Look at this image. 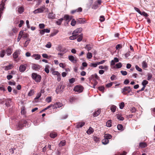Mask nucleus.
<instances>
[{
  "label": "nucleus",
  "instance_id": "nucleus-45",
  "mask_svg": "<svg viewBox=\"0 0 155 155\" xmlns=\"http://www.w3.org/2000/svg\"><path fill=\"white\" fill-rule=\"evenodd\" d=\"M45 72L47 74L49 72V66L48 65H46L45 68Z\"/></svg>",
  "mask_w": 155,
  "mask_h": 155
},
{
  "label": "nucleus",
  "instance_id": "nucleus-41",
  "mask_svg": "<svg viewBox=\"0 0 155 155\" xmlns=\"http://www.w3.org/2000/svg\"><path fill=\"white\" fill-rule=\"evenodd\" d=\"M119 107L120 109H122L123 108L124 106V102H122L119 104Z\"/></svg>",
  "mask_w": 155,
  "mask_h": 155
},
{
  "label": "nucleus",
  "instance_id": "nucleus-11",
  "mask_svg": "<svg viewBox=\"0 0 155 155\" xmlns=\"http://www.w3.org/2000/svg\"><path fill=\"white\" fill-rule=\"evenodd\" d=\"M82 30L81 28H78L73 31V34H78V33H80L82 31Z\"/></svg>",
  "mask_w": 155,
  "mask_h": 155
},
{
  "label": "nucleus",
  "instance_id": "nucleus-32",
  "mask_svg": "<svg viewBox=\"0 0 155 155\" xmlns=\"http://www.w3.org/2000/svg\"><path fill=\"white\" fill-rule=\"evenodd\" d=\"M19 53L18 51H15L14 54H13V57L14 58H16L18 56V54Z\"/></svg>",
  "mask_w": 155,
  "mask_h": 155
},
{
  "label": "nucleus",
  "instance_id": "nucleus-43",
  "mask_svg": "<svg viewBox=\"0 0 155 155\" xmlns=\"http://www.w3.org/2000/svg\"><path fill=\"white\" fill-rule=\"evenodd\" d=\"M5 50H2L0 54V57L2 58L4 56L5 54Z\"/></svg>",
  "mask_w": 155,
  "mask_h": 155
},
{
  "label": "nucleus",
  "instance_id": "nucleus-46",
  "mask_svg": "<svg viewBox=\"0 0 155 155\" xmlns=\"http://www.w3.org/2000/svg\"><path fill=\"white\" fill-rule=\"evenodd\" d=\"M123 128V126L121 124H118L117 126V128L119 130H122Z\"/></svg>",
  "mask_w": 155,
  "mask_h": 155
},
{
  "label": "nucleus",
  "instance_id": "nucleus-56",
  "mask_svg": "<svg viewBox=\"0 0 155 155\" xmlns=\"http://www.w3.org/2000/svg\"><path fill=\"white\" fill-rule=\"evenodd\" d=\"M135 68L138 71L140 72H141L142 71V69L139 68L138 66L137 65H136L135 66Z\"/></svg>",
  "mask_w": 155,
  "mask_h": 155
},
{
  "label": "nucleus",
  "instance_id": "nucleus-5",
  "mask_svg": "<svg viewBox=\"0 0 155 155\" xmlns=\"http://www.w3.org/2000/svg\"><path fill=\"white\" fill-rule=\"evenodd\" d=\"M74 90L75 91L81 93L83 91V87L81 86L77 85L74 87Z\"/></svg>",
  "mask_w": 155,
  "mask_h": 155
},
{
  "label": "nucleus",
  "instance_id": "nucleus-30",
  "mask_svg": "<svg viewBox=\"0 0 155 155\" xmlns=\"http://www.w3.org/2000/svg\"><path fill=\"white\" fill-rule=\"evenodd\" d=\"M65 140H63L60 142L59 144L60 147H62L64 146L65 144Z\"/></svg>",
  "mask_w": 155,
  "mask_h": 155
},
{
  "label": "nucleus",
  "instance_id": "nucleus-50",
  "mask_svg": "<svg viewBox=\"0 0 155 155\" xmlns=\"http://www.w3.org/2000/svg\"><path fill=\"white\" fill-rule=\"evenodd\" d=\"M28 36V34L26 33L22 34V37L23 39L27 38Z\"/></svg>",
  "mask_w": 155,
  "mask_h": 155
},
{
  "label": "nucleus",
  "instance_id": "nucleus-21",
  "mask_svg": "<svg viewBox=\"0 0 155 155\" xmlns=\"http://www.w3.org/2000/svg\"><path fill=\"white\" fill-rule=\"evenodd\" d=\"M93 131V129L92 127H90L89 129L87 130L86 132L88 134H90L92 133Z\"/></svg>",
  "mask_w": 155,
  "mask_h": 155
},
{
  "label": "nucleus",
  "instance_id": "nucleus-39",
  "mask_svg": "<svg viewBox=\"0 0 155 155\" xmlns=\"http://www.w3.org/2000/svg\"><path fill=\"white\" fill-rule=\"evenodd\" d=\"M139 14L145 17H147L148 16V15L144 12H140V13Z\"/></svg>",
  "mask_w": 155,
  "mask_h": 155
},
{
  "label": "nucleus",
  "instance_id": "nucleus-12",
  "mask_svg": "<svg viewBox=\"0 0 155 155\" xmlns=\"http://www.w3.org/2000/svg\"><path fill=\"white\" fill-rule=\"evenodd\" d=\"M73 35L69 37V39L71 40H73L76 39L78 37V34H73V32L72 33Z\"/></svg>",
  "mask_w": 155,
  "mask_h": 155
},
{
  "label": "nucleus",
  "instance_id": "nucleus-16",
  "mask_svg": "<svg viewBox=\"0 0 155 155\" xmlns=\"http://www.w3.org/2000/svg\"><path fill=\"white\" fill-rule=\"evenodd\" d=\"M57 134L56 132H51L50 134V137L53 138H54L57 136Z\"/></svg>",
  "mask_w": 155,
  "mask_h": 155
},
{
  "label": "nucleus",
  "instance_id": "nucleus-36",
  "mask_svg": "<svg viewBox=\"0 0 155 155\" xmlns=\"http://www.w3.org/2000/svg\"><path fill=\"white\" fill-rule=\"evenodd\" d=\"M92 57V55L91 53L88 52L87 54V58L88 59H91Z\"/></svg>",
  "mask_w": 155,
  "mask_h": 155
},
{
  "label": "nucleus",
  "instance_id": "nucleus-22",
  "mask_svg": "<svg viewBox=\"0 0 155 155\" xmlns=\"http://www.w3.org/2000/svg\"><path fill=\"white\" fill-rule=\"evenodd\" d=\"M33 57L36 60H38L40 58L41 56L38 54H35L33 55Z\"/></svg>",
  "mask_w": 155,
  "mask_h": 155
},
{
  "label": "nucleus",
  "instance_id": "nucleus-61",
  "mask_svg": "<svg viewBox=\"0 0 155 155\" xmlns=\"http://www.w3.org/2000/svg\"><path fill=\"white\" fill-rule=\"evenodd\" d=\"M24 22L23 20H21L20 21V23L18 25V27H21L22 26L23 24H24Z\"/></svg>",
  "mask_w": 155,
  "mask_h": 155
},
{
  "label": "nucleus",
  "instance_id": "nucleus-24",
  "mask_svg": "<svg viewBox=\"0 0 155 155\" xmlns=\"http://www.w3.org/2000/svg\"><path fill=\"white\" fill-rule=\"evenodd\" d=\"M23 33V31H21L20 32L19 34V36L17 39V41L18 42L20 41L22 37V34Z\"/></svg>",
  "mask_w": 155,
  "mask_h": 155
},
{
  "label": "nucleus",
  "instance_id": "nucleus-40",
  "mask_svg": "<svg viewBox=\"0 0 155 155\" xmlns=\"http://www.w3.org/2000/svg\"><path fill=\"white\" fill-rule=\"evenodd\" d=\"M148 82L146 80H144L142 82V84L143 86L146 87V85L147 84H148Z\"/></svg>",
  "mask_w": 155,
  "mask_h": 155
},
{
  "label": "nucleus",
  "instance_id": "nucleus-25",
  "mask_svg": "<svg viewBox=\"0 0 155 155\" xmlns=\"http://www.w3.org/2000/svg\"><path fill=\"white\" fill-rule=\"evenodd\" d=\"M104 138H105L108 140L109 139H111L112 138V136L111 135L109 134H104Z\"/></svg>",
  "mask_w": 155,
  "mask_h": 155
},
{
  "label": "nucleus",
  "instance_id": "nucleus-62",
  "mask_svg": "<svg viewBox=\"0 0 155 155\" xmlns=\"http://www.w3.org/2000/svg\"><path fill=\"white\" fill-rule=\"evenodd\" d=\"M39 26L40 28L43 29L45 27V25L44 24H39Z\"/></svg>",
  "mask_w": 155,
  "mask_h": 155
},
{
  "label": "nucleus",
  "instance_id": "nucleus-29",
  "mask_svg": "<svg viewBox=\"0 0 155 155\" xmlns=\"http://www.w3.org/2000/svg\"><path fill=\"white\" fill-rule=\"evenodd\" d=\"M23 123L22 121H21V122H19L18 124V129H20L22 127L24 126V125H23Z\"/></svg>",
  "mask_w": 155,
  "mask_h": 155
},
{
  "label": "nucleus",
  "instance_id": "nucleus-1",
  "mask_svg": "<svg viewBox=\"0 0 155 155\" xmlns=\"http://www.w3.org/2000/svg\"><path fill=\"white\" fill-rule=\"evenodd\" d=\"M31 77L37 83L40 82L41 79V76L36 73H32L31 74Z\"/></svg>",
  "mask_w": 155,
  "mask_h": 155
},
{
  "label": "nucleus",
  "instance_id": "nucleus-58",
  "mask_svg": "<svg viewBox=\"0 0 155 155\" xmlns=\"http://www.w3.org/2000/svg\"><path fill=\"white\" fill-rule=\"evenodd\" d=\"M51 45L50 42H49L45 45V47L48 48H50L51 47Z\"/></svg>",
  "mask_w": 155,
  "mask_h": 155
},
{
  "label": "nucleus",
  "instance_id": "nucleus-48",
  "mask_svg": "<svg viewBox=\"0 0 155 155\" xmlns=\"http://www.w3.org/2000/svg\"><path fill=\"white\" fill-rule=\"evenodd\" d=\"M76 23V21H75V19H72L71 24V25L72 26H74L75 25Z\"/></svg>",
  "mask_w": 155,
  "mask_h": 155
},
{
  "label": "nucleus",
  "instance_id": "nucleus-2",
  "mask_svg": "<svg viewBox=\"0 0 155 155\" xmlns=\"http://www.w3.org/2000/svg\"><path fill=\"white\" fill-rule=\"evenodd\" d=\"M65 87V86L62 84H60L57 87L56 90V92L58 94L64 91V89Z\"/></svg>",
  "mask_w": 155,
  "mask_h": 155
},
{
  "label": "nucleus",
  "instance_id": "nucleus-53",
  "mask_svg": "<svg viewBox=\"0 0 155 155\" xmlns=\"http://www.w3.org/2000/svg\"><path fill=\"white\" fill-rule=\"evenodd\" d=\"M69 81L70 83L72 84L75 82V79L74 78H72L71 79H69Z\"/></svg>",
  "mask_w": 155,
  "mask_h": 155
},
{
  "label": "nucleus",
  "instance_id": "nucleus-31",
  "mask_svg": "<svg viewBox=\"0 0 155 155\" xmlns=\"http://www.w3.org/2000/svg\"><path fill=\"white\" fill-rule=\"evenodd\" d=\"M48 18L50 19H53L55 18V15H53L52 13H50L48 15Z\"/></svg>",
  "mask_w": 155,
  "mask_h": 155
},
{
  "label": "nucleus",
  "instance_id": "nucleus-59",
  "mask_svg": "<svg viewBox=\"0 0 155 155\" xmlns=\"http://www.w3.org/2000/svg\"><path fill=\"white\" fill-rule=\"evenodd\" d=\"M120 72L123 75H126L127 74V72L126 71H121Z\"/></svg>",
  "mask_w": 155,
  "mask_h": 155
},
{
  "label": "nucleus",
  "instance_id": "nucleus-3",
  "mask_svg": "<svg viewBox=\"0 0 155 155\" xmlns=\"http://www.w3.org/2000/svg\"><path fill=\"white\" fill-rule=\"evenodd\" d=\"M131 89L130 87H125L122 89V93L124 95H127L131 91Z\"/></svg>",
  "mask_w": 155,
  "mask_h": 155
},
{
  "label": "nucleus",
  "instance_id": "nucleus-9",
  "mask_svg": "<svg viewBox=\"0 0 155 155\" xmlns=\"http://www.w3.org/2000/svg\"><path fill=\"white\" fill-rule=\"evenodd\" d=\"M26 64H21L19 67V71L20 72H24L26 69Z\"/></svg>",
  "mask_w": 155,
  "mask_h": 155
},
{
  "label": "nucleus",
  "instance_id": "nucleus-51",
  "mask_svg": "<svg viewBox=\"0 0 155 155\" xmlns=\"http://www.w3.org/2000/svg\"><path fill=\"white\" fill-rule=\"evenodd\" d=\"M57 108H59L62 106V104L60 102H57L56 103Z\"/></svg>",
  "mask_w": 155,
  "mask_h": 155
},
{
  "label": "nucleus",
  "instance_id": "nucleus-47",
  "mask_svg": "<svg viewBox=\"0 0 155 155\" xmlns=\"http://www.w3.org/2000/svg\"><path fill=\"white\" fill-rule=\"evenodd\" d=\"M116 68H121L122 66V65L120 62H119L116 65Z\"/></svg>",
  "mask_w": 155,
  "mask_h": 155
},
{
  "label": "nucleus",
  "instance_id": "nucleus-54",
  "mask_svg": "<svg viewBox=\"0 0 155 155\" xmlns=\"http://www.w3.org/2000/svg\"><path fill=\"white\" fill-rule=\"evenodd\" d=\"M113 82H110L108 84H106V87H111L113 85Z\"/></svg>",
  "mask_w": 155,
  "mask_h": 155
},
{
  "label": "nucleus",
  "instance_id": "nucleus-28",
  "mask_svg": "<svg viewBox=\"0 0 155 155\" xmlns=\"http://www.w3.org/2000/svg\"><path fill=\"white\" fill-rule=\"evenodd\" d=\"M83 38V35L82 34H81L80 35H78V37L77 40L78 42L81 41Z\"/></svg>",
  "mask_w": 155,
  "mask_h": 155
},
{
  "label": "nucleus",
  "instance_id": "nucleus-60",
  "mask_svg": "<svg viewBox=\"0 0 155 155\" xmlns=\"http://www.w3.org/2000/svg\"><path fill=\"white\" fill-rule=\"evenodd\" d=\"M136 111V110L135 107H133L131 108L130 111L132 113H135Z\"/></svg>",
  "mask_w": 155,
  "mask_h": 155
},
{
  "label": "nucleus",
  "instance_id": "nucleus-14",
  "mask_svg": "<svg viewBox=\"0 0 155 155\" xmlns=\"http://www.w3.org/2000/svg\"><path fill=\"white\" fill-rule=\"evenodd\" d=\"M109 107L111 111L113 112H115L117 109V107L113 105H110V106Z\"/></svg>",
  "mask_w": 155,
  "mask_h": 155
},
{
  "label": "nucleus",
  "instance_id": "nucleus-63",
  "mask_svg": "<svg viewBox=\"0 0 155 155\" xmlns=\"http://www.w3.org/2000/svg\"><path fill=\"white\" fill-rule=\"evenodd\" d=\"M9 84L11 85H15L16 84V83L15 82L13 81H9L8 82Z\"/></svg>",
  "mask_w": 155,
  "mask_h": 155
},
{
  "label": "nucleus",
  "instance_id": "nucleus-33",
  "mask_svg": "<svg viewBox=\"0 0 155 155\" xmlns=\"http://www.w3.org/2000/svg\"><path fill=\"white\" fill-rule=\"evenodd\" d=\"M85 48L88 51H89L91 49L92 47L91 45H86Z\"/></svg>",
  "mask_w": 155,
  "mask_h": 155
},
{
  "label": "nucleus",
  "instance_id": "nucleus-15",
  "mask_svg": "<svg viewBox=\"0 0 155 155\" xmlns=\"http://www.w3.org/2000/svg\"><path fill=\"white\" fill-rule=\"evenodd\" d=\"M147 146V144L145 142H141L139 144V147L141 148H144Z\"/></svg>",
  "mask_w": 155,
  "mask_h": 155
},
{
  "label": "nucleus",
  "instance_id": "nucleus-27",
  "mask_svg": "<svg viewBox=\"0 0 155 155\" xmlns=\"http://www.w3.org/2000/svg\"><path fill=\"white\" fill-rule=\"evenodd\" d=\"M112 120H109L106 122V125L107 127H110L111 126Z\"/></svg>",
  "mask_w": 155,
  "mask_h": 155
},
{
  "label": "nucleus",
  "instance_id": "nucleus-49",
  "mask_svg": "<svg viewBox=\"0 0 155 155\" xmlns=\"http://www.w3.org/2000/svg\"><path fill=\"white\" fill-rule=\"evenodd\" d=\"M46 101L48 103H50L51 101V97H47L46 99Z\"/></svg>",
  "mask_w": 155,
  "mask_h": 155
},
{
  "label": "nucleus",
  "instance_id": "nucleus-18",
  "mask_svg": "<svg viewBox=\"0 0 155 155\" xmlns=\"http://www.w3.org/2000/svg\"><path fill=\"white\" fill-rule=\"evenodd\" d=\"M7 54L8 56L10 55L12 53V50L11 48H8L6 50Z\"/></svg>",
  "mask_w": 155,
  "mask_h": 155
},
{
  "label": "nucleus",
  "instance_id": "nucleus-35",
  "mask_svg": "<svg viewBox=\"0 0 155 155\" xmlns=\"http://www.w3.org/2000/svg\"><path fill=\"white\" fill-rule=\"evenodd\" d=\"M30 41V39H28L25 42L24 44V46L25 47H26L28 45L29 41Z\"/></svg>",
  "mask_w": 155,
  "mask_h": 155
},
{
  "label": "nucleus",
  "instance_id": "nucleus-7",
  "mask_svg": "<svg viewBox=\"0 0 155 155\" xmlns=\"http://www.w3.org/2000/svg\"><path fill=\"white\" fill-rule=\"evenodd\" d=\"M73 18V16H69L67 15H64V20H65V21H68V22L67 24H68L69 22Z\"/></svg>",
  "mask_w": 155,
  "mask_h": 155
},
{
  "label": "nucleus",
  "instance_id": "nucleus-8",
  "mask_svg": "<svg viewBox=\"0 0 155 155\" xmlns=\"http://www.w3.org/2000/svg\"><path fill=\"white\" fill-rule=\"evenodd\" d=\"M69 60L72 63H76L77 62V60L76 58H75L73 55H69L68 56Z\"/></svg>",
  "mask_w": 155,
  "mask_h": 155
},
{
  "label": "nucleus",
  "instance_id": "nucleus-26",
  "mask_svg": "<svg viewBox=\"0 0 155 155\" xmlns=\"http://www.w3.org/2000/svg\"><path fill=\"white\" fill-rule=\"evenodd\" d=\"M142 66L143 68H145L147 67V64L145 61H143L142 62Z\"/></svg>",
  "mask_w": 155,
  "mask_h": 155
},
{
  "label": "nucleus",
  "instance_id": "nucleus-6",
  "mask_svg": "<svg viewBox=\"0 0 155 155\" xmlns=\"http://www.w3.org/2000/svg\"><path fill=\"white\" fill-rule=\"evenodd\" d=\"M41 67L38 64H33L32 65V69L35 71H38L40 70Z\"/></svg>",
  "mask_w": 155,
  "mask_h": 155
},
{
  "label": "nucleus",
  "instance_id": "nucleus-42",
  "mask_svg": "<svg viewBox=\"0 0 155 155\" xmlns=\"http://www.w3.org/2000/svg\"><path fill=\"white\" fill-rule=\"evenodd\" d=\"M37 2V4L36 5V7H37L38 5L41 4L42 2V0H34Z\"/></svg>",
  "mask_w": 155,
  "mask_h": 155
},
{
  "label": "nucleus",
  "instance_id": "nucleus-57",
  "mask_svg": "<svg viewBox=\"0 0 155 155\" xmlns=\"http://www.w3.org/2000/svg\"><path fill=\"white\" fill-rule=\"evenodd\" d=\"M41 96V94L40 93H38L35 97V100H37Z\"/></svg>",
  "mask_w": 155,
  "mask_h": 155
},
{
  "label": "nucleus",
  "instance_id": "nucleus-55",
  "mask_svg": "<svg viewBox=\"0 0 155 155\" xmlns=\"http://www.w3.org/2000/svg\"><path fill=\"white\" fill-rule=\"evenodd\" d=\"M49 106H50V108L52 107L53 109L57 108L56 104H51Z\"/></svg>",
  "mask_w": 155,
  "mask_h": 155
},
{
  "label": "nucleus",
  "instance_id": "nucleus-4",
  "mask_svg": "<svg viewBox=\"0 0 155 155\" xmlns=\"http://www.w3.org/2000/svg\"><path fill=\"white\" fill-rule=\"evenodd\" d=\"M45 9L46 8L45 6L43 5L41 6L40 8L35 10L34 11L33 13L35 14L40 13H42Z\"/></svg>",
  "mask_w": 155,
  "mask_h": 155
},
{
  "label": "nucleus",
  "instance_id": "nucleus-34",
  "mask_svg": "<svg viewBox=\"0 0 155 155\" xmlns=\"http://www.w3.org/2000/svg\"><path fill=\"white\" fill-rule=\"evenodd\" d=\"M34 93V91L33 90H31L29 92L28 94V95L29 96H31L33 95Z\"/></svg>",
  "mask_w": 155,
  "mask_h": 155
},
{
  "label": "nucleus",
  "instance_id": "nucleus-64",
  "mask_svg": "<svg viewBox=\"0 0 155 155\" xmlns=\"http://www.w3.org/2000/svg\"><path fill=\"white\" fill-rule=\"evenodd\" d=\"M104 87L103 86L100 87H98L99 90L101 91H103L104 90Z\"/></svg>",
  "mask_w": 155,
  "mask_h": 155
},
{
  "label": "nucleus",
  "instance_id": "nucleus-23",
  "mask_svg": "<svg viewBox=\"0 0 155 155\" xmlns=\"http://www.w3.org/2000/svg\"><path fill=\"white\" fill-rule=\"evenodd\" d=\"M11 103V100L10 99L7 100L5 101V104L7 107L10 106V104Z\"/></svg>",
  "mask_w": 155,
  "mask_h": 155
},
{
  "label": "nucleus",
  "instance_id": "nucleus-52",
  "mask_svg": "<svg viewBox=\"0 0 155 155\" xmlns=\"http://www.w3.org/2000/svg\"><path fill=\"white\" fill-rule=\"evenodd\" d=\"M110 79L112 81H113L117 79V78L115 75L113 74L110 77Z\"/></svg>",
  "mask_w": 155,
  "mask_h": 155
},
{
  "label": "nucleus",
  "instance_id": "nucleus-19",
  "mask_svg": "<svg viewBox=\"0 0 155 155\" xmlns=\"http://www.w3.org/2000/svg\"><path fill=\"white\" fill-rule=\"evenodd\" d=\"M101 112V110L99 109L94 113L93 114V115L94 117H97L98 116Z\"/></svg>",
  "mask_w": 155,
  "mask_h": 155
},
{
  "label": "nucleus",
  "instance_id": "nucleus-20",
  "mask_svg": "<svg viewBox=\"0 0 155 155\" xmlns=\"http://www.w3.org/2000/svg\"><path fill=\"white\" fill-rule=\"evenodd\" d=\"M64 20V17L58 19L56 22V24L58 25H60L61 24V22L63 20Z\"/></svg>",
  "mask_w": 155,
  "mask_h": 155
},
{
  "label": "nucleus",
  "instance_id": "nucleus-17",
  "mask_svg": "<svg viewBox=\"0 0 155 155\" xmlns=\"http://www.w3.org/2000/svg\"><path fill=\"white\" fill-rule=\"evenodd\" d=\"M102 142L103 144H107L109 143V140L105 138H104V139L102 140Z\"/></svg>",
  "mask_w": 155,
  "mask_h": 155
},
{
  "label": "nucleus",
  "instance_id": "nucleus-10",
  "mask_svg": "<svg viewBox=\"0 0 155 155\" xmlns=\"http://www.w3.org/2000/svg\"><path fill=\"white\" fill-rule=\"evenodd\" d=\"M17 11L19 14H21L24 11V8L23 6H18L16 8Z\"/></svg>",
  "mask_w": 155,
  "mask_h": 155
},
{
  "label": "nucleus",
  "instance_id": "nucleus-38",
  "mask_svg": "<svg viewBox=\"0 0 155 155\" xmlns=\"http://www.w3.org/2000/svg\"><path fill=\"white\" fill-rule=\"evenodd\" d=\"M23 123V125H24V126L26 127L27 126L28 127V125L27 124L28 122L26 120H23L21 121Z\"/></svg>",
  "mask_w": 155,
  "mask_h": 155
},
{
  "label": "nucleus",
  "instance_id": "nucleus-13",
  "mask_svg": "<svg viewBox=\"0 0 155 155\" xmlns=\"http://www.w3.org/2000/svg\"><path fill=\"white\" fill-rule=\"evenodd\" d=\"M84 124V122H80L77 123L76 126L77 128H78L82 127Z\"/></svg>",
  "mask_w": 155,
  "mask_h": 155
},
{
  "label": "nucleus",
  "instance_id": "nucleus-37",
  "mask_svg": "<svg viewBox=\"0 0 155 155\" xmlns=\"http://www.w3.org/2000/svg\"><path fill=\"white\" fill-rule=\"evenodd\" d=\"M117 118L120 120H123L124 119V117H122L119 114H117Z\"/></svg>",
  "mask_w": 155,
  "mask_h": 155
},
{
  "label": "nucleus",
  "instance_id": "nucleus-44",
  "mask_svg": "<svg viewBox=\"0 0 155 155\" xmlns=\"http://www.w3.org/2000/svg\"><path fill=\"white\" fill-rule=\"evenodd\" d=\"M12 66L11 65H9L8 66H5V70L6 71L9 70L11 68Z\"/></svg>",
  "mask_w": 155,
  "mask_h": 155
}]
</instances>
